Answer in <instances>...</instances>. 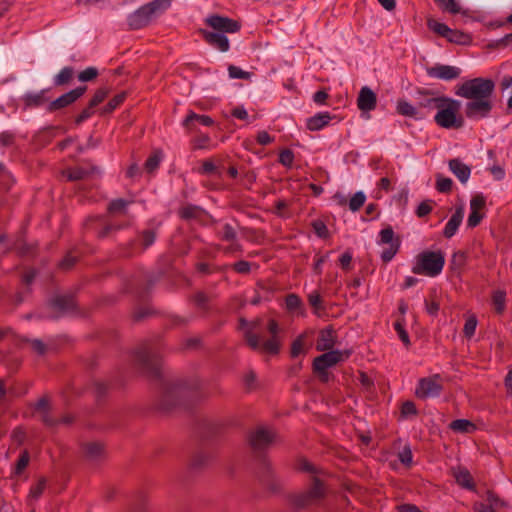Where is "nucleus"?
I'll use <instances>...</instances> for the list:
<instances>
[{"label": "nucleus", "instance_id": "nucleus-1", "mask_svg": "<svg viewBox=\"0 0 512 512\" xmlns=\"http://www.w3.org/2000/svg\"><path fill=\"white\" fill-rule=\"evenodd\" d=\"M495 90L492 79L477 77L463 82L457 86L455 94L469 99L465 105V115L471 120L487 118L492 109L491 97Z\"/></svg>", "mask_w": 512, "mask_h": 512}, {"label": "nucleus", "instance_id": "nucleus-2", "mask_svg": "<svg viewBox=\"0 0 512 512\" xmlns=\"http://www.w3.org/2000/svg\"><path fill=\"white\" fill-rule=\"evenodd\" d=\"M261 326V320L256 319L247 321L245 318L239 319V329L243 331V335L247 345L252 350H259L268 354H278L280 350V341L278 338L279 325L275 319H270L267 323V330L271 334V338L261 343V337L258 330Z\"/></svg>", "mask_w": 512, "mask_h": 512}, {"label": "nucleus", "instance_id": "nucleus-3", "mask_svg": "<svg viewBox=\"0 0 512 512\" xmlns=\"http://www.w3.org/2000/svg\"><path fill=\"white\" fill-rule=\"evenodd\" d=\"M172 0H153L142 5L136 11L129 14L127 23L131 30L146 27L157 16L163 14L171 6Z\"/></svg>", "mask_w": 512, "mask_h": 512}, {"label": "nucleus", "instance_id": "nucleus-4", "mask_svg": "<svg viewBox=\"0 0 512 512\" xmlns=\"http://www.w3.org/2000/svg\"><path fill=\"white\" fill-rule=\"evenodd\" d=\"M437 113L434 116L435 123L445 129H460L464 125V118L460 115L461 103L460 101L444 97L440 100Z\"/></svg>", "mask_w": 512, "mask_h": 512}, {"label": "nucleus", "instance_id": "nucleus-5", "mask_svg": "<svg viewBox=\"0 0 512 512\" xmlns=\"http://www.w3.org/2000/svg\"><path fill=\"white\" fill-rule=\"evenodd\" d=\"M445 265V256L442 251H423L415 257L412 272L427 277L438 276Z\"/></svg>", "mask_w": 512, "mask_h": 512}, {"label": "nucleus", "instance_id": "nucleus-6", "mask_svg": "<svg viewBox=\"0 0 512 512\" xmlns=\"http://www.w3.org/2000/svg\"><path fill=\"white\" fill-rule=\"evenodd\" d=\"M377 244L379 246H387L381 252L380 258L383 263H389L399 252L401 239L399 236L395 235L393 228L388 225L380 230Z\"/></svg>", "mask_w": 512, "mask_h": 512}, {"label": "nucleus", "instance_id": "nucleus-7", "mask_svg": "<svg viewBox=\"0 0 512 512\" xmlns=\"http://www.w3.org/2000/svg\"><path fill=\"white\" fill-rule=\"evenodd\" d=\"M326 488L319 478L313 476L311 487L300 494L293 496L292 503L297 508H305L319 502L325 497Z\"/></svg>", "mask_w": 512, "mask_h": 512}, {"label": "nucleus", "instance_id": "nucleus-8", "mask_svg": "<svg viewBox=\"0 0 512 512\" xmlns=\"http://www.w3.org/2000/svg\"><path fill=\"white\" fill-rule=\"evenodd\" d=\"M441 380L439 374L420 378L415 388L416 397L422 400L438 397L443 391Z\"/></svg>", "mask_w": 512, "mask_h": 512}, {"label": "nucleus", "instance_id": "nucleus-9", "mask_svg": "<svg viewBox=\"0 0 512 512\" xmlns=\"http://www.w3.org/2000/svg\"><path fill=\"white\" fill-rule=\"evenodd\" d=\"M351 355L350 350H332L314 358L312 363L313 371H324L334 367L340 362H344Z\"/></svg>", "mask_w": 512, "mask_h": 512}, {"label": "nucleus", "instance_id": "nucleus-10", "mask_svg": "<svg viewBox=\"0 0 512 512\" xmlns=\"http://www.w3.org/2000/svg\"><path fill=\"white\" fill-rule=\"evenodd\" d=\"M135 361L139 367L152 376H159L161 360L147 347L138 349L135 352Z\"/></svg>", "mask_w": 512, "mask_h": 512}, {"label": "nucleus", "instance_id": "nucleus-11", "mask_svg": "<svg viewBox=\"0 0 512 512\" xmlns=\"http://www.w3.org/2000/svg\"><path fill=\"white\" fill-rule=\"evenodd\" d=\"M186 394L185 386L182 383L167 386L162 396L161 408L170 411L176 407L182 406Z\"/></svg>", "mask_w": 512, "mask_h": 512}, {"label": "nucleus", "instance_id": "nucleus-12", "mask_svg": "<svg viewBox=\"0 0 512 512\" xmlns=\"http://www.w3.org/2000/svg\"><path fill=\"white\" fill-rule=\"evenodd\" d=\"M205 23L207 26L213 29V32L222 34H234L241 30V23L239 21L218 14L209 15L205 19Z\"/></svg>", "mask_w": 512, "mask_h": 512}, {"label": "nucleus", "instance_id": "nucleus-13", "mask_svg": "<svg viewBox=\"0 0 512 512\" xmlns=\"http://www.w3.org/2000/svg\"><path fill=\"white\" fill-rule=\"evenodd\" d=\"M276 438L273 430L266 427H258L249 434V443L254 452H262L267 449Z\"/></svg>", "mask_w": 512, "mask_h": 512}, {"label": "nucleus", "instance_id": "nucleus-14", "mask_svg": "<svg viewBox=\"0 0 512 512\" xmlns=\"http://www.w3.org/2000/svg\"><path fill=\"white\" fill-rule=\"evenodd\" d=\"M87 90V86H79L70 90L67 93L59 96L57 99L51 101L47 106V111L54 112L59 109L65 108L76 102Z\"/></svg>", "mask_w": 512, "mask_h": 512}, {"label": "nucleus", "instance_id": "nucleus-15", "mask_svg": "<svg viewBox=\"0 0 512 512\" xmlns=\"http://www.w3.org/2000/svg\"><path fill=\"white\" fill-rule=\"evenodd\" d=\"M426 73L430 78L451 81L460 76L461 70L455 66L436 64L432 67H427Z\"/></svg>", "mask_w": 512, "mask_h": 512}, {"label": "nucleus", "instance_id": "nucleus-16", "mask_svg": "<svg viewBox=\"0 0 512 512\" xmlns=\"http://www.w3.org/2000/svg\"><path fill=\"white\" fill-rule=\"evenodd\" d=\"M201 34L208 45L223 53L229 51L230 42L225 34L208 30H201Z\"/></svg>", "mask_w": 512, "mask_h": 512}, {"label": "nucleus", "instance_id": "nucleus-17", "mask_svg": "<svg viewBox=\"0 0 512 512\" xmlns=\"http://www.w3.org/2000/svg\"><path fill=\"white\" fill-rule=\"evenodd\" d=\"M337 341L336 332L332 326L320 330L316 342V350L321 352L332 351Z\"/></svg>", "mask_w": 512, "mask_h": 512}, {"label": "nucleus", "instance_id": "nucleus-18", "mask_svg": "<svg viewBox=\"0 0 512 512\" xmlns=\"http://www.w3.org/2000/svg\"><path fill=\"white\" fill-rule=\"evenodd\" d=\"M377 104L376 94L367 86L361 88L358 98L357 106L361 111H372Z\"/></svg>", "mask_w": 512, "mask_h": 512}, {"label": "nucleus", "instance_id": "nucleus-19", "mask_svg": "<svg viewBox=\"0 0 512 512\" xmlns=\"http://www.w3.org/2000/svg\"><path fill=\"white\" fill-rule=\"evenodd\" d=\"M47 92L48 89H43L39 92H28L24 94L21 98L24 109L39 108L46 104L48 102V98L46 97Z\"/></svg>", "mask_w": 512, "mask_h": 512}, {"label": "nucleus", "instance_id": "nucleus-20", "mask_svg": "<svg viewBox=\"0 0 512 512\" xmlns=\"http://www.w3.org/2000/svg\"><path fill=\"white\" fill-rule=\"evenodd\" d=\"M448 167L462 184H465L469 180L471 168L459 158L450 159L448 161Z\"/></svg>", "mask_w": 512, "mask_h": 512}, {"label": "nucleus", "instance_id": "nucleus-21", "mask_svg": "<svg viewBox=\"0 0 512 512\" xmlns=\"http://www.w3.org/2000/svg\"><path fill=\"white\" fill-rule=\"evenodd\" d=\"M196 123L202 126H212L214 124V120L208 115H199L194 111H189L187 116L182 122V125L188 131H193L196 128Z\"/></svg>", "mask_w": 512, "mask_h": 512}, {"label": "nucleus", "instance_id": "nucleus-22", "mask_svg": "<svg viewBox=\"0 0 512 512\" xmlns=\"http://www.w3.org/2000/svg\"><path fill=\"white\" fill-rule=\"evenodd\" d=\"M50 305L60 314L73 311L76 307V303L72 295L56 296L50 301Z\"/></svg>", "mask_w": 512, "mask_h": 512}, {"label": "nucleus", "instance_id": "nucleus-23", "mask_svg": "<svg viewBox=\"0 0 512 512\" xmlns=\"http://www.w3.org/2000/svg\"><path fill=\"white\" fill-rule=\"evenodd\" d=\"M463 216H464L463 208L462 207L457 208L444 227L443 235L445 238L449 239L456 234L459 226L462 223Z\"/></svg>", "mask_w": 512, "mask_h": 512}, {"label": "nucleus", "instance_id": "nucleus-24", "mask_svg": "<svg viewBox=\"0 0 512 512\" xmlns=\"http://www.w3.org/2000/svg\"><path fill=\"white\" fill-rule=\"evenodd\" d=\"M332 118L329 112H319L307 119L306 127L310 131H319L327 126Z\"/></svg>", "mask_w": 512, "mask_h": 512}, {"label": "nucleus", "instance_id": "nucleus-25", "mask_svg": "<svg viewBox=\"0 0 512 512\" xmlns=\"http://www.w3.org/2000/svg\"><path fill=\"white\" fill-rule=\"evenodd\" d=\"M285 308L290 313H297L302 317L306 316L304 303L295 293H290L285 297Z\"/></svg>", "mask_w": 512, "mask_h": 512}, {"label": "nucleus", "instance_id": "nucleus-26", "mask_svg": "<svg viewBox=\"0 0 512 512\" xmlns=\"http://www.w3.org/2000/svg\"><path fill=\"white\" fill-rule=\"evenodd\" d=\"M453 476L455 481L461 487L468 490H475V484L470 472L463 467L453 469Z\"/></svg>", "mask_w": 512, "mask_h": 512}, {"label": "nucleus", "instance_id": "nucleus-27", "mask_svg": "<svg viewBox=\"0 0 512 512\" xmlns=\"http://www.w3.org/2000/svg\"><path fill=\"white\" fill-rule=\"evenodd\" d=\"M449 428L456 433L471 434L477 430V426L467 419H456L449 424Z\"/></svg>", "mask_w": 512, "mask_h": 512}, {"label": "nucleus", "instance_id": "nucleus-28", "mask_svg": "<svg viewBox=\"0 0 512 512\" xmlns=\"http://www.w3.org/2000/svg\"><path fill=\"white\" fill-rule=\"evenodd\" d=\"M420 97L418 98V106L420 108H425L428 110L437 109L438 105H440L441 101L443 100L445 96H439V97H430L428 95V92H419Z\"/></svg>", "mask_w": 512, "mask_h": 512}, {"label": "nucleus", "instance_id": "nucleus-29", "mask_svg": "<svg viewBox=\"0 0 512 512\" xmlns=\"http://www.w3.org/2000/svg\"><path fill=\"white\" fill-rule=\"evenodd\" d=\"M307 299L313 309V314L320 317L325 312V305L319 291H312L308 294Z\"/></svg>", "mask_w": 512, "mask_h": 512}, {"label": "nucleus", "instance_id": "nucleus-30", "mask_svg": "<svg viewBox=\"0 0 512 512\" xmlns=\"http://www.w3.org/2000/svg\"><path fill=\"white\" fill-rule=\"evenodd\" d=\"M85 456L91 460L98 459L104 452L103 444L99 442H90L83 445Z\"/></svg>", "mask_w": 512, "mask_h": 512}, {"label": "nucleus", "instance_id": "nucleus-31", "mask_svg": "<svg viewBox=\"0 0 512 512\" xmlns=\"http://www.w3.org/2000/svg\"><path fill=\"white\" fill-rule=\"evenodd\" d=\"M131 203H133V201H128L122 198L113 199L108 204L107 210L110 214L125 215L127 213V208Z\"/></svg>", "mask_w": 512, "mask_h": 512}, {"label": "nucleus", "instance_id": "nucleus-32", "mask_svg": "<svg viewBox=\"0 0 512 512\" xmlns=\"http://www.w3.org/2000/svg\"><path fill=\"white\" fill-rule=\"evenodd\" d=\"M74 76V69L70 66L64 67L53 78L55 86H64L70 83Z\"/></svg>", "mask_w": 512, "mask_h": 512}, {"label": "nucleus", "instance_id": "nucleus-33", "mask_svg": "<svg viewBox=\"0 0 512 512\" xmlns=\"http://www.w3.org/2000/svg\"><path fill=\"white\" fill-rule=\"evenodd\" d=\"M126 99V93L122 92L111 98L108 103L100 110L101 115L112 113L118 108Z\"/></svg>", "mask_w": 512, "mask_h": 512}, {"label": "nucleus", "instance_id": "nucleus-34", "mask_svg": "<svg viewBox=\"0 0 512 512\" xmlns=\"http://www.w3.org/2000/svg\"><path fill=\"white\" fill-rule=\"evenodd\" d=\"M396 111L398 114L402 116L417 118L418 111L417 108L412 104L407 102L406 100H399L396 105Z\"/></svg>", "mask_w": 512, "mask_h": 512}, {"label": "nucleus", "instance_id": "nucleus-35", "mask_svg": "<svg viewBox=\"0 0 512 512\" xmlns=\"http://www.w3.org/2000/svg\"><path fill=\"white\" fill-rule=\"evenodd\" d=\"M201 212L200 207L188 204L179 209V216L185 220L196 219L200 216Z\"/></svg>", "mask_w": 512, "mask_h": 512}, {"label": "nucleus", "instance_id": "nucleus-36", "mask_svg": "<svg viewBox=\"0 0 512 512\" xmlns=\"http://www.w3.org/2000/svg\"><path fill=\"white\" fill-rule=\"evenodd\" d=\"M436 190L440 193H450L453 188V181L441 174L436 175Z\"/></svg>", "mask_w": 512, "mask_h": 512}, {"label": "nucleus", "instance_id": "nucleus-37", "mask_svg": "<svg viewBox=\"0 0 512 512\" xmlns=\"http://www.w3.org/2000/svg\"><path fill=\"white\" fill-rule=\"evenodd\" d=\"M477 324L478 320L474 314H470L467 316L463 327V334L466 338L471 339L474 336Z\"/></svg>", "mask_w": 512, "mask_h": 512}, {"label": "nucleus", "instance_id": "nucleus-38", "mask_svg": "<svg viewBox=\"0 0 512 512\" xmlns=\"http://www.w3.org/2000/svg\"><path fill=\"white\" fill-rule=\"evenodd\" d=\"M447 40L456 44H467L471 41V38L468 34L461 32L459 30H450V33L447 36Z\"/></svg>", "mask_w": 512, "mask_h": 512}, {"label": "nucleus", "instance_id": "nucleus-39", "mask_svg": "<svg viewBox=\"0 0 512 512\" xmlns=\"http://www.w3.org/2000/svg\"><path fill=\"white\" fill-rule=\"evenodd\" d=\"M492 302L496 313L502 314L505 310L506 294L503 291H496L493 293Z\"/></svg>", "mask_w": 512, "mask_h": 512}, {"label": "nucleus", "instance_id": "nucleus-40", "mask_svg": "<svg viewBox=\"0 0 512 512\" xmlns=\"http://www.w3.org/2000/svg\"><path fill=\"white\" fill-rule=\"evenodd\" d=\"M46 484H47L46 478L41 477L36 484L31 486L30 491H29V497L34 500L39 499L46 488Z\"/></svg>", "mask_w": 512, "mask_h": 512}, {"label": "nucleus", "instance_id": "nucleus-41", "mask_svg": "<svg viewBox=\"0 0 512 512\" xmlns=\"http://www.w3.org/2000/svg\"><path fill=\"white\" fill-rule=\"evenodd\" d=\"M365 201V194L362 191H358L349 200V209L352 212H356L364 205Z\"/></svg>", "mask_w": 512, "mask_h": 512}, {"label": "nucleus", "instance_id": "nucleus-42", "mask_svg": "<svg viewBox=\"0 0 512 512\" xmlns=\"http://www.w3.org/2000/svg\"><path fill=\"white\" fill-rule=\"evenodd\" d=\"M304 335H307V333L301 334L292 342L290 350L291 357L296 358L304 353Z\"/></svg>", "mask_w": 512, "mask_h": 512}, {"label": "nucleus", "instance_id": "nucleus-43", "mask_svg": "<svg viewBox=\"0 0 512 512\" xmlns=\"http://www.w3.org/2000/svg\"><path fill=\"white\" fill-rule=\"evenodd\" d=\"M217 235L223 241H234L237 237L235 229L228 223L223 225L222 230Z\"/></svg>", "mask_w": 512, "mask_h": 512}, {"label": "nucleus", "instance_id": "nucleus-44", "mask_svg": "<svg viewBox=\"0 0 512 512\" xmlns=\"http://www.w3.org/2000/svg\"><path fill=\"white\" fill-rule=\"evenodd\" d=\"M438 6L446 12L451 14H457L460 11V7L455 0H434Z\"/></svg>", "mask_w": 512, "mask_h": 512}, {"label": "nucleus", "instance_id": "nucleus-45", "mask_svg": "<svg viewBox=\"0 0 512 512\" xmlns=\"http://www.w3.org/2000/svg\"><path fill=\"white\" fill-rule=\"evenodd\" d=\"M161 159V153L159 152L150 155L144 164L146 171L149 173L154 172L159 167Z\"/></svg>", "mask_w": 512, "mask_h": 512}, {"label": "nucleus", "instance_id": "nucleus-46", "mask_svg": "<svg viewBox=\"0 0 512 512\" xmlns=\"http://www.w3.org/2000/svg\"><path fill=\"white\" fill-rule=\"evenodd\" d=\"M428 27L434 31L435 33L439 34L440 36L447 39L448 34L450 33L451 28H449L446 24L440 23L437 21H428Z\"/></svg>", "mask_w": 512, "mask_h": 512}, {"label": "nucleus", "instance_id": "nucleus-47", "mask_svg": "<svg viewBox=\"0 0 512 512\" xmlns=\"http://www.w3.org/2000/svg\"><path fill=\"white\" fill-rule=\"evenodd\" d=\"M312 228L314 233L320 238H327L329 236V230L326 224L321 220H315L312 222Z\"/></svg>", "mask_w": 512, "mask_h": 512}, {"label": "nucleus", "instance_id": "nucleus-48", "mask_svg": "<svg viewBox=\"0 0 512 512\" xmlns=\"http://www.w3.org/2000/svg\"><path fill=\"white\" fill-rule=\"evenodd\" d=\"M109 90L107 88H99L94 93L93 97L91 98L90 106L91 107H97L100 103H102L105 98L108 96Z\"/></svg>", "mask_w": 512, "mask_h": 512}, {"label": "nucleus", "instance_id": "nucleus-49", "mask_svg": "<svg viewBox=\"0 0 512 512\" xmlns=\"http://www.w3.org/2000/svg\"><path fill=\"white\" fill-rule=\"evenodd\" d=\"M433 203H434V202H433L432 200H425V201H422V202L418 205V207H417V209H416V211H415L416 215H417L419 218H423V217L427 216L428 214H430V213H431V211H432V209H433Z\"/></svg>", "mask_w": 512, "mask_h": 512}, {"label": "nucleus", "instance_id": "nucleus-50", "mask_svg": "<svg viewBox=\"0 0 512 512\" xmlns=\"http://www.w3.org/2000/svg\"><path fill=\"white\" fill-rule=\"evenodd\" d=\"M98 76V69L96 67H87L78 74V80L81 82H88Z\"/></svg>", "mask_w": 512, "mask_h": 512}, {"label": "nucleus", "instance_id": "nucleus-51", "mask_svg": "<svg viewBox=\"0 0 512 512\" xmlns=\"http://www.w3.org/2000/svg\"><path fill=\"white\" fill-rule=\"evenodd\" d=\"M156 239V231L154 229H146L141 232V241L144 248L151 246Z\"/></svg>", "mask_w": 512, "mask_h": 512}, {"label": "nucleus", "instance_id": "nucleus-52", "mask_svg": "<svg viewBox=\"0 0 512 512\" xmlns=\"http://www.w3.org/2000/svg\"><path fill=\"white\" fill-rule=\"evenodd\" d=\"M418 414V410L416 405L412 401H405L401 406V416L404 418H408L411 416H416Z\"/></svg>", "mask_w": 512, "mask_h": 512}, {"label": "nucleus", "instance_id": "nucleus-53", "mask_svg": "<svg viewBox=\"0 0 512 512\" xmlns=\"http://www.w3.org/2000/svg\"><path fill=\"white\" fill-rule=\"evenodd\" d=\"M394 329L397 332V334H398L399 338L401 339V341L405 345H408L410 343V340H409V335H408L407 331L405 330L404 321L403 320H397L394 323Z\"/></svg>", "mask_w": 512, "mask_h": 512}, {"label": "nucleus", "instance_id": "nucleus-54", "mask_svg": "<svg viewBox=\"0 0 512 512\" xmlns=\"http://www.w3.org/2000/svg\"><path fill=\"white\" fill-rule=\"evenodd\" d=\"M228 73H229V77L232 79H245L246 80V79L250 78L249 72L244 71L235 65H230L228 67Z\"/></svg>", "mask_w": 512, "mask_h": 512}, {"label": "nucleus", "instance_id": "nucleus-55", "mask_svg": "<svg viewBox=\"0 0 512 512\" xmlns=\"http://www.w3.org/2000/svg\"><path fill=\"white\" fill-rule=\"evenodd\" d=\"M29 459V453L27 451H23L16 462L15 474L19 475L24 471V469L28 466Z\"/></svg>", "mask_w": 512, "mask_h": 512}, {"label": "nucleus", "instance_id": "nucleus-56", "mask_svg": "<svg viewBox=\"0 0 512 512\" xmlns=\"http://www.w3.org/2000/svg\"><path fill=\"white\" fill-rule=\"evenodd\" d=\"M399 461L409 467L412 464L413 454L409 446H405L398 454Z\"/></svg>", "mask_w": 512, "mask_h": 512}, {"label": "nucleus", "instance_id": "nucleus-57", "mask_svg": "<svg viewBox=\"0 0 512 512\" xmlns=\"http://www.w3.org/2000/svg\"><path fill=\"white\" fill-rule=\"evenodd\" d=\"M279 162L285 167H291L294 162V153L290 149H285L279 154Z\"/></svg>", "mask_w": 512, "mask_h": 512}, {"label": "nucleus", "instance_id": "nucleus-58", "mask_svg": "<svg viewBox=\"0 0 512 512\" xmlns=\"http://www.w3.org/2000/svg\"><path fill=\"white\" fill-rule=\"evenodd\" d=\"M487 502L488 506H491L494 509L503 508L506 506L505 502L501 500L494 492H487Z\"/></svg>", "mask_w": 512, "mask_h": 512}, {"label": "nucleus", "instance_id": "nucleus-59", "mask_svg": "<svg viewBox=\"0 0 512 512\" xmlns=\"http://www.w3.org/2000/svg\"><path fill=\"white\" fill-rule=\"evenodd\" d=\"M486 204V199L483 195L477 194L470 200V210L481 211Z\"/></svg>", "mask_w": 512, "mask_h": 512}, {"label": "nucleus", "instance_id": "nucleus-60", "mask_svg": "<svg viewBox=\"0 0 512 512\" xmlns=\"http://www.w3.org/2000/svg\"><path fill=\"white\" fill-rule=\"evenodd\" d=\"M210 137L207 134H201L193 139L194 149H207L209 148Z\"/></svg>", "mask_w": 512, "mask_h": 512}, {"label": "nucleus", "instance_id": "nucleus-61", "mask_svg": "<svg viewBox=\"0 0 512 512\" xmlns=\"http://www.w3.org/2000/svg\"><path fill=\"white\" fill-rule=\"evenodd\" d=\"M483 217H484V214L481 213L480 211L470 210V213H469V216L467 219V226L470 228H474V227L478 226L480 224L481 220L483 219Z\"/></svg>", "mask_w": 512, "mask_h": 512}, {"label": "nucleus", "instance_id": "nucleus-62", "mask_svg": "<svg viewBox=\"0 0 512 512\" xmlns=\"http://www.w3.org/2000/svg\"><path fill=\"white\" fill-rule=\"evenodd\" d=\"M232 267L239 274H248L251 271V263L245 260L235 262Z\"/></svg>", "mask_w": 512, "mask_h": 512}, {"label": "nucleus", "instance_id": "nucleus-63", "mask_svg": "<svg viewBox=\"0 0 512 512\" xmlns=\"http://www.w3.org/2000/svg\"><path fill=\"white\" fill-rule=\"evenodd\" d=\"M94 108L95 107H91L90 106V103L88 104V106L86 108H84L80 114L75 118V123L77 125L83 123L84 121H86L87 119H89L93 114H94Z\"/></svg>", "mask_w": 512, "mask_h": 512}, {"label": "nucleus", "instance_id": "nucleus-64", "mask_svg": "<svg viewBox=\"0 0 512 512\" xmlns=\"http://www.w3.org/2000/svg\"><path fill=\"white\" fill-rule=\"evenodd\" d=\"M497 48H509L512 50V33L506 34L495 42Z\"/></svg>", "mask_w": 512, "mask_h": 512}]
</instances>
